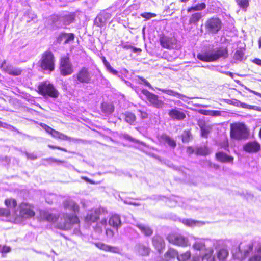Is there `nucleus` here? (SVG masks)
<instances>
[{
    "label": "nucleus",
    "mask_w": 261,
    "mask_h": 261,
    "mask_svg": "<svg viewBox=\"0 0 261 261\" xmlns=\"http://www.w3.org/2000/svg\"><path fill=\"white\" fill-rule=\"evenodd\" d=\"M228 56V49L227 46H220L215 50H208L197 55V58L202 61L212 62L216 61L221 58H226Z\"/></svg>",
    "instance_id": "f257e3e1"
},
{
    "label": "nucleus",
    "mask_w": 261,
    "mask_h": 261,
    "mask_svg": "<svg viewBox=\"0 0 261 261\" xmlns=\"http://www.w3.org/2000/svg\"><path fill=\"white\" fill-rule=\"evenodd\" d=\"M55 60L54 54L47 50L41 55L39 60V66L44 71L53 72L55 69Z\"/></svg>",
    "instance_id": "f03ea898"
},
{
    "label": "nucleus",
    "mask_w": 261,
    "mask_h": 261,
    "mask_svg": "<svg viewBox=\"0 0 261 261\" xmlns=\"http://www.w3.org/2000/svg\"><path fill=\"white\" fill-rule=\"evenodd\" d=\"M37 92L42 96L52 98H57L59 95V92L55 86L47 81L39 83Z\"/></svg>",
    "instance_id": "7ed1b4c3"
},
{
    "label": "nucleus",
    "mask_w": 261,
    "mask_h": 261,
    "mask_svg": "<svg viewBox=\"0 0 261 261\" xmlns=\"http://www.w3.org/2000/svg\"><path fill=\"white\" fill-rule=\"evenodd\" d=\"M79 220L75 215L64 213L57 224V227L60 229L68 230L70 229L73 225L79 226Z\"/></svg>",
    "instance_id": "20e7f679"
},
{
    "label": "nucleus",
    "mask_w": 261,
    "mask_h": 261,
    "mask_svg": "<svg viewBox=\"0 0 261 261\" xmlns=\"http://www.w3.org/2000/svg\"><path fill=\"white\" fill-rule=\"evenodd\" d=\"M222 20L215 16L207 19L204 23L206 32L212 34L218 33L222 29Z\"/></svg>",
    "instance_id": "39448f33"
},
{
    "label": "nucleus",
    "mask_w": 261,
    "mask_h": 261,
    "mask_svg": "<svg viewBox=\"0 0 261 261\" xmlns=\"http://www.w3.org/2000/svg\"><path fill=\"white\" fill-rule=\"evenodd\" d=\"M60 73L63 76H68L73 73V68L70 61V58L67 55L62 57L59 62Z\"/></svg>",
    "instance_id": "423d86ee"
},
{
    "label": "nucleus",
    "mask_w": 261,
    "mask_h": 261,
    "mask_svg": "<svg viewBox=\"0 0 261 261\" xmlns=\"http://www.w3.org/2000/svg\"><path fill=\"white\" fill-rule=\"evenodd\" d=\"M230 136L236 139L245 138L247 136V130L244 124H233L231 125Z\"/></svg>",
    "instance_id": "0eeeda50"
},
{
    "label": "nucleus",
    "mask_w": 261,
    "mask_h": 261,
    "mask_svg": "<svg viewBox=\"0 0 261 261\" xmlns=\"http://www.w3.org/2000/svg\"><path fill=\"white\" fill-rule=\"evenodd\" d=\"M159 41L161 46L165 49L171 50L175 45V39L162 33L159 35Z\"/></svg>",
    "instance_id": "6e6552de"
},
{
    "label": "nucleus",
    "mask_w": 261,
    "mask_h": 261,
    "mask_svg": "<svg viewBox=\"0 0 261 261\" xmlns=\"http://www.w3.org/2000/svg\"><path fill=\"white\" fill-rule=\"evenodd\" d=\"M76 80L82 83H89L91 80V76L88 68L85 67H82L75 76Z\"/></svg>",
    "instance_id": "1a4fd4ad"
},
{
    "label": "nucleus",
    "mask_w": 261,
    "mask_h": 261,
    "mask_svg": "<svg viewBox=\"0 0 261 261\" xmlns=\"http://www.w3.org/2000/svg\"><path fill=\"white\" fill-rule=\"evenodd\" d=\"M167 239L170 243L178 246L185 247L189 245L187 239L180 235L170 234Z\"/></svg>",
    "instance_id": "9d476101"
},
{
    "label": "nucleus",
    "mask_w": 261,
    "mask_h": 261,
    "mask_svg": "<svg viewBox=\"0 0 261 261\" xmlns=\"http://www.w3.org/2000/svg\"><path fill=\"white\" fill-rule=\"evenodd\" d=\"M35 215L31 206L27 203H22L20 206L19 216L23 218H29Z\"/></svg>",
    "instance_id": "9b49d317"
},
{
    "label": "nucleus",
    "mask_w": 261,
    "mask_h": 261,
    "mask_svg": "<svg viewBox=\"0 0 261 261\" xmlns=\"http://www.w3.org/2000/svg\"><path fill=\"white\" fill-rule=\"evenodd\" d=\"M5 62L1 64V68L6 73L13 76L20 75L22 73V70L18 68H15L12 65H5Z\"/></svg>",
    "instance_id": "f8f14e48"
},
{
    "label": "nucleus",
    "mask_w": 261,
    "mask_h": 261,
    "mask_svg": "<svg viewBox=\"0 0 261 261\" xmlns=\"http://www.w3.org/2000/svg\"><path fill=\"white\" fill-rule=\"evenodd\" d=\"M243 149L246 152L255 153L260 150V145L256 141L249 142L243 146Z\"/></svg>",
    "instance_id": "ddd939ff"
},
{
    "label": "nucleus",
    "mask_w": 261,
    "mask_h": 261,
    "mask_svg": "<svg viewBox=\"0 0 261 261\" xmlns=\"http://www.w3.org/2000/svg\"><path fill=\"white\" fill-rule=\"evenodd\" d=\"M5 205L8 209L2 210L1 209V216L8 217L10 214V209H13L16 206V201L14 199H7L5 201Z\"/></svg>",
    "instance_id": "4468645a"
},
{
    "label": "nucleus",
    "mask_w": 261,
    "mask_h": 261,
    "mask_svg": "<svg viewBox=\"0 0 261 261\" xmlns=\"http://www.w3.org/2000/svg\"><path fill=\"white\" fill-rule=\"evenodd\" d=\"M95 245L99 249L105 251L115 253H118L120 252V249L118 247L111 246L101 242L96 243Z\"/></svg>",
    "instance_id": "2eb2a0df"
},
{
    "label": "nucleus",
    "mask_w": 261,
    "mask_h": 261,
    "mask_svg": "<svg viewBox=\"0 0 261 261\" xmlns=\"http://www.w3.org/2000/svg\"><path fill=\"white\" fill-rule=\"evenodd\" d=\"M152 244L159 252L165 247V243L163 239L159 236H155L152 238Z\"/></svg>",
    "instance_id": "dca6fc26"
},
{
    "label": "nucleus",
    "mask_w": 261,
    "mask_h": 261,
    "mask_svg": "<svg viewBox=\"0 0 261 261\" xmlns=\"http://www.w3.org/2000/svg\"><path fill=\"white\" fill-rule=\"evenodd\" d=\"M74 39V34L72 33H61L58 37V41L61 43L63 41L64 44H67L70 42L73 41Z\"/></svg>",
    "instance_id": "f3484780"
},
{
    "label": "nucleus",
    "mask_w": 261,
    "mask_h": 261,
    "mask_svg": "<svg viewBox=\"0 0 261 261\" xmlns=\"http://www.w3.org/2000/svg\"><path fill=\"white\" fill-rule=\"evenodd\" d=\"M100 209H96L94 211H91L87 214L85 220L87 222H94L99 218Z\"/></svg>",
    "instance_id": "a211bd4d"
},
{
    "label": "nucleus",
    "mask_w": 261,
    "mask_h": 261,
    "mask_svg": "<svg viewBox=\"0 0 261 261\" xmlns=\"http://www.w3.org/2000/svg\"><path fill=\"white\" fill-rule=\"evenodd\" d=\"M136 251L142 256H147L150 253V248L144 244L139 243L135 246Z\"/></svg>",
    "instance_id": "6ab92c4d"
},
{
    "label": "nucleus",
    "mask_w": 261,
    "mask_h": 261,
    "mask_svg": "<svg viewBox=\"0 0 261 261\" xmlns=\"http://www.w3.org/2000/svg\"><path fill=\"white\" fill-rule=\"evenodd\" d=\"M64 208L76 213L79 210V205L72 200H67L63 203Z\"/></svg>",
    "instance_id": "aec40b11"
},
{
    "label": "nucleus",
    "mask_w": 261,
    "mask_h": 261,
    "mask_svg": "<svg viewBox=\"0 0 261 261\" xmlns=\"http://www.w3.org/2000/svg\"><path fill=\"white\" fill-rule=\"evenodd\" d=\"M218 161L222 163H232L233 158L223 152H219L216 154Z\"/></svg>",
    "instance_id": "412c9836"
},
{
    "label": "nucleus",
    "mask_w": 261,
    "mask_h": 261,
    "mask_svg": "<svg viewBox=\"0 0 261 261\" xmlns=\"http://www.w3.org/2000/svg\"><path fill=\"white\" fill-rule=\"evenodd\" d=\"M160 141L161 142L164 144H167L170 147L175 148L176 146L175 141L166 134L162 135L160 137Z\"/></svg>",
    "instance_id": "4be33fe9"
},
{
    "label": "nucleus",
    "mask_w": 261,
    "mask_h": 261,
    "mask_svg": "<svg viewBox=\"0 0 261 261\" xmlns=\"http://www.w3.org/2000/svg\"><path fill=\"white\" fill-rule=\"evenodd\" d=\"M41 217L43 219L50 222H54L56 221L59 218L58 215L50 213L46 211H43L41 213Z\"/></svg>",
    "instance_id": "5701e85b"
},
{
    "label": "nucleus",
    "mask_w": 261,
    "mask_h": 261,
    "mask_svg": "<svg viewBox=\"0 0 261 261\" xmlns=\"http://www.w3.org/2000/svg\"><path fill=\"white\" fill-rule=\"evenodd\" d=\"M109 224L110 226L117 229L121 225L120 216L118 215L112 216L109 219Z\"/></svg>",
    "instance_id": "b1692460"
},
{
    "label": "nucleus",
    "mask_w": 261,
    "mask_h": 261,
    "mask_svg": "<svg viewBox=\"0 0 261 261\" xmlns=\"http://www.w3.org/2000/svg\"><path fill=\"white\" fill-rule=\"evenodd\" d=\"M101 109L103 112L110 114L114 110V106L109 100L103 101L101 104Z\"/></svg>",
    "instance_id": "393cba45"
},
{
    "label": "nucleus",
    "mask_w": 261,
    "mask_h": 261,
    "mask_svg": "<svg viewBox=\"0 0 261 261\" xmlns=\"http://www.w3.org/2000/svg\"><path fill=\"white\" fill-rule=\"evenodd\" d=\"M169 115L172 118L178 120H182L186 117L183 112L175 109L170 111Z\"/></svg>",
    "instance_id": "a878e982"
},
{
    "label": "nucleus",
    "mask_w": 261,
    "mask_h": 261,
    "mask_svg": "<svg viewBox=\"0 0 261 261\" xmlns=\"http://www.w3.org/2000/svg\"><path fill=\"white\" fill-rule=\"evenodd\" d=\"M136 226L146 236H150L153 233V230L148 226L141 223L137 224Z\"/></svg>",
    "instance_id": "bb28decb"
},
{
    "label": "nucleus",
    "mask_w": 261,
    "mask_h": 261,
    "mask_svg": "<svg viewBox=\"0 0 261 261\" xmlns=\"http://www.w3.org/2000/svg\"><path fill=\"white\" fill-rule=\"evenodd\" d=\"M182 223L187 226L194 227L195 226H200L205 224V222L200 221H195L192 219H183Z\"/></svg>",
    "instance_id": "cd10ccee"
},
{
    "label": "nucleus",
    "mask_w": 261,
    "mask_h": 261,
    "mask_svg": "<svg viewBox=\"0 0 261 261\" xmlns=\"http://www.w3.org/2000/svg\"><path fill=\"white\" fill-rule=\"evenodd\" d=\"M227 102L228 103L230 104H233L234 105H236L237 106H241L243 108H249V109H257L258 108V107L254 106H250L246 105L245 103H241L238 100H237L236 99H226Z\"/></svg>",
    "instance_id": "c85d7f7f"
},
{
    "label": "nucleus",
    "mask_w": 261,
    "mask_h": 261,
    "mask_svg": "<svg viewBox=\"0 0 261 261\" xmlns=\"http://www.w3.org/2000/svg\"><path fill=\"white\" fill-rule=\"evenodd\" d=\"M248 261H261V245L255 249Z\"/></svg>",
    "instance_id": "c756f323"
},
{
    "label": "nucleus",
    "mask_w": 261,
    "mask_h": 261,
    "mask_svg": "<svg viewBox=\"0 0 261 261\" xmlns=\"http://www.w3.org/2000/svg\"><path fill=\"white\" fill-rule=\"evenodd\" d=\"M202 18V13L200 12H196L192 14L190 17L189 20V24H195L197 23Z\"/></svg>",
    "instance_id": "7c9ffc66"
},
{
    "label": "nucleus",
    "mask_w": 261,
    "mask_h": 261,
    "mask_svg": "<svg viewBox=\"0 0 261 261\" xmlns=\"http://www.w3.org/2000/svg\"><path fill=\"white\" fill-rule=\"evenodd\" d=\"M206 8V4L204 3H198L195 6L188 7L187 9V11L188 13L191 11H202Z\"/></svg>",
    "instance_id": "2f4dec72"
},
{
    "label": "nucleus",
    "mask_w": 261,
    "mask_h": 261,
    "mask_svg": "<svg viewBox=\"0 0 261 261\" xmlns=\"http://www.w3.org/2000/svg\"><path fill=\"white\" fill-rule=\"evenodd\" d=\"M123 116H124L125 121L131 125L133 124L136 120L135 114L131 112H126L123 114Z\"/></svg>",
    "instance_id": "473e14b6"
},
{
    "label": "nucleus",
    "mask_w": 261,
    "mask_h": 261,
    "mask_svg": "<svg viewBox=\"0 0 261 261\" xmlns=\"http://www.w3.org/2000/svg\"><path fill=\"white\" fill-rule=\"evenodd\" d=\"M146 103L152 105L154 107L161 108L163 105V102L159 99H146Z\"/></svg>",
    "instance_id": "72a5a7b5"
},
{
    "label": "nucleus",
    "mask_w": 261,
    "mask_h": 261,
    "mask_svg": "<svg viewBox=\"0 0 261 261\" xmlns=\"http://www.w3.org/2000/svg\"><path fill=\"white\" fill-rule=\"evenodd\" d=\"M101 60L102 61V62L104 64V65L107 68V70L112 74L114 75H117L118 74V71L116 70L115 69H114L111 66L110 63L106 60V58L105 57L102 56L101 57Z\"/></svg>",
    "instance_id": "f704fd0d"
},
{
    "label": "nucleus",
    "mask_w": 261,
    "mask_h": 261,
    "mask_svg": "<svg viewBox=\"0 0 261 261\" xmlns=\"http://www.w3.org/2000/svg\"><path fill=\"white\" fill-rule=\"evenodd\" d=\"M213 250L211 248L206 250V253L202 258V261H215V258L212 255Z\"/></svg>",
    "instance_id": "c9c22d12"
},
{
    "label": "nucleus",
    "mask_w": 261,
    "mask_h": 261,
    "mask_svg": "<svg viewBox=\"0 0 261 261\" xmlns=\"http://www.w3.org/2000/svg\"><path fill=\"white\" fill-rule=\"evenodd\" d=\"M64 23L66 24H69L74 22L75 20V14L73 13H70L63 16Z\"/></svg>",
    "instance_id": "e433bc0d"
},
{
    "label": "nucleus",
    "mask_w": 261,
    "mask_h": 261,
    "mask_svg": "<svg viewBox=\"0 0 261 261\" xmlns=\"http://www.w3.org/2000/svg\"><path fill=\"white\" fill-rule=\"evenodd\" d=\"M244 49H237L233 55V59L238 61H242L244 56Z\"/></svg>",
    "instance_id": "4c0bfd02"
},
{
    "label": "nucleus",
    "mask_w": 261,
    "mask_h": 261,
    "mask_svg": "<svg viewBox=\"0 0 261 261\" xmlns=\"http://www.w3.org/2000/svg\"><path fill=\"white\" fill-rule=\"evenodd\" d=\"M239 7L246 11L249 5V0H235Z\"/></svg>",
    "instance_id": "58836bf2"
},
{
    "label": "nucleus",
    "mask_w": 261,
    "mask_h": 261,
    "mask_svg": "<svg viewBox=\"0 0 261 261\" xmlns=\"http://www.w3.org/2000/svg\"><path fill=\"white\" fill-rule=\"evenodd\" d=\"M210 151L206 147H200L196 148L195 149V153L199 155H205L208 154Z\"/></svg>",
    "instance_id": "ea45409f"
},
{
    "label": "nucleus",
    "mask_w": 261,
    "mask_h": 261,
    "mask_svg": "<svg viewBox=\"0 0 261 261\" xmlns=\"http://www.w3.org/2000/svg\"><path fill=\"white\" fill-rule=\"evenodd\" d=\"M193 248L195 250H202L205 249V244L203 240H198L193 245Z\"/></svg>",
    "instance_id": "a19ab883"
},
{
    "label": "nucleus",
    "mask_w": 261,
    "mask_h": 261,
    "mask_svg": "<svg viewBox=\"0 0 261 261\" xmlns=\"http://www.w3.org/2000/svg\"><path fill=\"white\" fill-rule=\"evenodd\" d=\"M191 254L190 251L182 253L177 255V260L178 261H187L191 257Z\"/></svg>",
    "instance_id": "79ce46f5"
},
{
    "label": "nucleus",
    "mask_w": 261,
    "mask_h": 261,
    "mask_svg": "<svg viewBox=\"0 0 261 261\" xmlns=\"http://www.w3.org/2000/svg\"><path fill=\"white\" fill-rule=\"evenodd\" d=\"M228 255V252L226 249H221L218 252V258L220 260L225 259Z\"/></svg>",
    "instance_id": "37998d69"
},
{
    "label": "nucleus",
    "mask_w": 261,
    "mask_h": 261,
    "mask_svg": "<svg viewBox=\"0 0 261 261\" xmlns=\"http://www.w3.org/2000/svg\"><path fill=\"white\" fill-rule=\"evenodd\" d=\"M177 255L178 252L173 249H169L165 255L167 258H174L176 256L177 257Z\"/></svg>",
    "instance_id": "c03bdc74"
},
{
    "label": "nucleus",
    "mask_w": 261,
    "mask_h": 261,
    "mask_svg": "<svg viewBox=\"0 0 261 261\" xmlns=\"http://www.w3.org/2000/svg\"><path fill=\"white\" fill-rule=\"evenodd\" d=\"M191 134L189 130H184L182 134V141L183 142H188L190 138Z\"/></svg>",
    "instance_id": "a18cd8bd"
},
{
    "label": "nucleus",
    "mask_w": 261,
    "mask_h": 261,
    "mask_svg": "<svg viewBox=\"0 0 261 261\" xmlns=\"http://www.w3.org/2000/svg\"><path fill=\"white\" fill-rule=\"evenodd\" d=\"M141 16L146 19H149L152 17H154L156 16V14L155 13H152L150 12H145L144 13L141 14Z\"/></svg>",
    "instance_id": "49530a36"
},
{
    "label": "nucleus",
    "mask_w": 261,
    "mask_h": 261,
    "mask_svg": "<svg viewBox=\"0 0 261 261\" xmlns=\"http://www.w3.org/2000/svg\"><path fill=\"white\" fill-rule=\"evenodd\" d=\"M201 136L203 137L206 138L207 137L208 133H210V128L206 126L201 127Z\"/></svg>",
    "instance_id": "de8ad7c7"
},
{
    "label": "nucleus",
    "mask_w": 261,
    "mask_h": 261,
    "mask_svg": "<svg viewBox=\"0 0 261 261\" xmlns=\"http://www.w3.org/2000/svg\"><path fill=\"white\" fill-rule=\"evenodd\" d=\"M58 139L62 140H69V141L73 140L72 138L66 136V135H65L61 132L60 133L59 136H58Z\"/></svg>",
    "instance_id": "09e8293b"
},
{
    "label": "nucleus",
    "mask_w": 261,
    "mask_h": 261,
    "mask_svg": "<svg viewBox=\"0 0 261 261\" xmlns=\"http://www.w3.org/2000/svg\"><path fill=\"white\" fill-rule=\"evenodd\" d=\"M138 115L140 116L141 119H146L148 117V113L147 112L141 110H138Z\"/></svg>",
    "instance_id": "8fccbe9b"
},
{
    "label": "nucleus",
    "mask_w": 261,
    "mask_h": 261,
    "mask_svg": "<svg viewBox=\"0 0 261 261\" xmlns=\"http://www.w3.org/2000/svg\"><path fill=\"white\" fill-rule=\"evenodd\" d=\"M142 93L147 96V98H156V96L151 93L147 90L143 89L142 90Z\"/></svg>",
    "instance_id": "3c124183"
},
{
    "label": "nucleus",
    "mask_w": 261,
    "mask_h": 261,
    "mask_svg": "<svg viewBox=\"0 0 261 261\" xmlns=\"http://www.w3.org/2000/svg\"><path fill=\"white\" fill-rule=\"evenodd\" d=\"M40 125L43 128H44L47 133H49L50 134L54 129L44 123H41Z\"/></svg>",
    "instance_id": "603ef678"
},
{
    "label": "nucleus",
    "mask_w": 261,
    "mask_h": 261,
    "mask_svg": "<svg viewBox=\"0 0 261 261\" xmlns=\"http://www.w3.org/2000/svg\"><path fill=\"white\" fill-rule=\"evenodd\" d=\"M106 234L107 236L110 238H112L114 235V233L113 231L111 229H106Z\"/></svg>",
    "instance_id": "864d4df0"
},
{
    "label": "nucleus",
    "mask_w": 261,
    "mask_h": 261,
    "mask_svg": "<svg viewBox=\"0 0 261 261\" xmlns=\"http://www.w3.org/2000/svg\"><path fill=\"white\" fill-rule=\"evenodd\" d=\"M48 147L51 149H58L59 150H62V151H63L65 152H67V150L65 148H62L61 147L54 146L52 145H48Z\"/></svg>",
    "instance_id": "5fc2aeb1"
},
{
    "label": "nucleus",
    "mask_w": 261,
    "mask_h": 261,
    "mask_svg": "<svg viewBox=\"0 0 261 261\" xmlns=\"http://www.w3.org/2000/svg\"><path fill=\"white\" fill-rule=\"evenodd\" d=\"M60 133L59 132L57 131V130H56L55 129H53V130L51 132V133H50V135L54 137V138H58V136H59V134H60Z\"/></svg>",
    "instance_id": "6e6d98bb"
},
{
    "label": "nucleus",
    "mask_w": 261,
    "mask_h": 261,
    "mask_svg": "<svg viewBox=\"0 0 261 261\" xmlns=\"http://www.w3.org/2000/svg\"><path fill=\"white\" fill-rule=\"evenodd\" d=\"M26 155H27V156L28 159H31V160H35V159H37V156L35 155L33 153H27Z\"/></svg>",
    "instance_id": "4d7b16f0"
},
{
    "label": "nucleus",
    "mask_w": 261,
    "mask_h": 261,
    "mask_svg": "<svg viewBox=\"0 0 261 261\" xmlns=\"http://www.w3.org/2000/svg\"><path fill=\"white\" fill-rule=\"evenodd\" d=\"M10 250H11V249H10V247L7 246H3V249L1 250V252H2V253L9 252L10 251Z\"/></svg>",
    "instance_id": "13d9d810"
},
{
    "label": "nucleus",
    "mask_w": 261,
    "mask_h": 261,
    "mask_svg": "<svg viewBox=\"0 0 261 261\" xmlns=\"http://www.w3.org/2000/svg\"><path fill=\"white\" fill-rule=\"evenodd\" d=\"M252 62L256 65L261 66V59L259 58H255L252 60Z\"/></svg>",
    "instance_id": "bf43d9fd"
},
{
    "label": "nucleus",
    "mask_w": 261,
    "mask_h": 261,
    "mask_svg": "<svg viewBox=\"0 0 261 261\" xmlns=\"http://www.w3.org/2000/svg\"><path fill=\"white\" fill-rule=\"evenodd\" d=\"M253 245L252 243H250L248 245V250L244 252V257L246 256L247 253L249 251H251L253 249Z\"/></svg>",
    "instance_id": "052dcab7"
},
{
    "label": "nucleus",
    "mask_w": 261,
    "mask_h": 261,
    "mask_svg": "<svg viewBox=\"0 0 261 261\" xmlns=\"http://www.w3.org/2000/svg\"><path fill=\"white\" fill-rule=\"evenodd\" d=\"M187 151L188 153L190 154H192L194 152H195V150L192 147H188L187 148Z\"/></svg>",
    "instance_id": "680f3d73"
},
{
    "label": "nucleus",
    "mask_w": 261,
    "mask_h": 261,
    "mask_svg": "<svg viewBox=\"0 0 261 261\" xmlns=\"http://www.w3.org/2000/svg\"><path fill=\"white\" fill-rule=\"evenodd\" d=\"M130 48L133 50V51H134V52H135V53H136V52H138V51L140 52V51H141V50H141V48H136V47H134V46H131L130 47Z\"/></svg>",
    "instance_id": "e2e57ef3"
},
{
    "label": "nucleus",
    "mask_w": 261,
    "mask_h": 261,
    "mask_svg": "<svg viewBox=\"0 0 261 261\" xmlns=\"http://www.w3.org/2000/svg\"><path fill=\"white\" fill-rule=\"evenodd\" d=\"M125 138H126L127 140H129V141H131L132 142H136V140L133 139L132 137H131L130 136L127 135L126 136H125Z\"/></svg>",
    "instance_id": "0e129e2a"
},
{
    "label": "nucleus",
    "mask_w": 261,
    "mask_h": 261,
    "mask_svg": "<svg viewBox=\"0 0 261 261\" xmlns=\"http://www.w3.org/2000/svg\"><path fill=\"white\" fill-rule=\"evenodd\" d=\"M49 160L52 161L53 162H57L59 163H62L64 162L63 161L58 160L54 159V158H50Z\"/></svg>",
    "instance_id": "69168bd1"
},
{
    "label": "nucleus",
    "mask_w": 261,
    "mask_h": 261,
    "mask_svg": "<svg viewBox=\"0 0 261 261\" xmlns=\"http://www.w3.org/2000/svg\"><path fill=\"white\" fill-rule=\"evenodd\" d=\"M258 47H259V48H261V37H259V38L258 39Z\"/></svg>",
    "instance_id": "338daca9"
},
{
    "label": "nucleus",
    "mask_w": 261,
    "mask_h": 261,
    "mask_svg": "<svg viewBox=\"0 0 261 261\" xmlns=\"http://www.w3.org/2000/svg\"><path fill=\"white\" fill-rule=\"evenodd\" d=\"M53 18L54 19L53 21L55 22V21L58 20L59 17L58 16H54Z\"/></svg>",
    "instance_id": "774afa93"
}]
</instances>
